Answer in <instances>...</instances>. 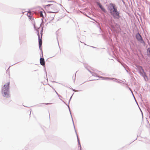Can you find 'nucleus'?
<instances>
[{
  "label": "nucleus",
  "instance_id": "4",
  "mask_svg": "<svg viewBox=\"0 0 150 150\" xmlns=\"http://www.w3.org/2000/svg\"><path fill=\"white\" fill-rule=\"evenodd\" d=\"M38 32V39H39V47L40 48L41 47V46H42V34L41 33V37H40V35H39V32H38V31H37Z\"/></svg>",
  "mask_w": 150,
  "mask_h": 150
},
{
  "label": "nucleus",
  "instance_id": "11",
  "mask_svg": "<svg viewBox=\"0 0 150 150\" xmlns=\"http://www.w3.org/2000/svg\"><path fill=\"white\" fill-rule=\"evenodd\" d=\"M40 17H43V15L42 12V11H40Z\"/></svg>",
  "mask_w": 150,
  "mask_h": 150
},
{
  "label": "nucleus",
  "instance_id": "9",
  "mask_svg": "<svg viewBox=\"0 0 150 150\" xmlns=\"http://www.w3.org/2000/svg\"><path fill=\"white\" fill-rule=\"evenodd\" d=\"M100 71H98L97 72V73H95V72H93L92 73V74L93 76H96L97 77H100L99 76V75L98 74L100 73Z\"/></svg>",
  "mask_w": 150,
  "mask_h": 150
},
{
  "label": "nucleus",
  "instance_id": "3",
  "mask_svg": "<svg viewBox=\"0 0 150 150\" xmlns=\"http://www.w3.org/2000/svg\"><path fill=\"white\" fill-rule=\"evenodd\" d=\"M9 84V82H8L4 85L2 89V93L3 96L5 97L9 98L10 97L8 93V88Z\"/></svg>",
  "mask_w": 150,
  "mask_h": 150
},
{
  "label": "nucleus",
  "instance_id": "15",
  "mask_svg": "<svg viewBox=\"0 0 150 150\" xmlns=\"http://www.w3.org/2000/svg\"><path fill=\"white\" fill-rule=\"evenodd\" d=\"M30 114H31V112H30Z\"/></svg>",
  "mask_w": 150,
  "mask_h": 150
},
{
  "label": "nucleus",
  "instance_id": "13",
  "mask_svg": "<svg viewBox=\"0 0 150 150\" xmlns=\"http://www.w3.org/2000/svg\"><path fill=\"white\" fill-rule=\"evenodd\" d=\"M31 15L30 14V12H28V14H27V15L28 16H30Z\"/></svg>",
  "mask_w": 150,
  "mask_h": 150
},
{
  "label": "nucleus",
  "instance_id": "6",
  "mask_svg": "<svg viewBox=\"0 0 150 150\" xmlns=\"http://www.w3.org/2000/svg\"><path fill=\"white\" fill-rule=\"evenodd\" d=\"M136 38L137 40L139 41H143L141 36L139 33H138L136 35Z\"/></svg>",
  "mask_w": 150,
  "mask_h": 150
},
{
  "label": "nucleus",
  "instance_id": "1",
  "mask_svg": "<svg viewBox=\"0 0 150 150\" xmlns=\"http://www.w3.org/2000/svg\"><path fill=\"white\" fill-rule=\"evenodd\" d=\"M52 2V1H49ZM52 4H49L45 6V8L49 13H55L58 11V7L57 4L54 1H52Z\"/></svg>",
  "mask_w": 150,
  "mask_h": 150
},
{
  "label": "nucleus",
  "instance_id": "12",
  "mask_svg": "<svg viewBox=\"0 0 150 150\" xmlns=\"http://www.w3.org/2000/svg\"><path fill=\"white\" fill-rule=\"evenodd\" d=\"M147 51L150 54V48H149L148 49Z\"/></svg>",
  "mask_w": 150,
  "mask_h": 150
},
{
  "label": "nucleus",
  "instance_id": "16",
  "mask_svg": "<svg viewBox=\"0 0 150 150\" xmlns=\"http://www.w3.org/2000/svg\"><path fill=\"white\" fill-rule=\"evenodd\" d=\"M10 100L11 101V99H10Z\"/></svg>",
  "mask_w": 150,
  "mask_h": 150
},
{
  "label": "nucleus",
  "instance_id": "7",
  "mask_svg": "<svg viewBox=\"0 0 150 150\" xmlns=\"http://www.w3.org/2000/svg\"><path fill=\"white\" fill-rule=\"evenodd\" d=\"M40 62L42 66L45 65V63L44 59L43 58H40Z\"/></svg>",
  "mask_w": 150,
  "mask_h": 150
},
{
  "label": "nucleus",
  "instance_id": "14",
  "mask_svg": "<svg viewBox=\"0 0 150 150\" xmlns=\"http://www.w3.org/2000/svg\"><path fill=\"white\" fill-rule=\"evenodd\" d=\"M51 91L50 90V91H48V93H47L48 94H49L50 93V92Z\"/></svg>",
  "mask_w": 150,
  "mask_h": 150
},
{
  "label": "nucleus",
  "instance_id": "2",
  "mask_svg": "<svg viewBox=\"0 0 150 150\" xmlns=\"http://www.w3.org/2000/svg\"><path fill=\"white\" fill-rule=\"evenodd\" d=\"M110 6L109 7L110 13L115 18H117L119 16V14L115 5L113 4H110Z\"/></svg>",
  "mask_w": 150,
  "mask_h": 150
},
{
  "label": "nucleus",
  "instance_id": "10",
  "mask_svg": "<svg viewBox=\"0 0 150 150\" xmlns=\"http://www.w3.org/2000/svg\"><path fill=\"white\" fill-rule=\"evenodd\" d=\"M54 15H50V16L48 17V18L50 21L52 20L54 18Z\"/></svg>",
  "mask_w": 150,
  "mask_h": 150
},
{
  "label": "nucleus",
  "instance_id": "5",
  "mask_svg": "<svg viewBox=\"0 0 150 150\" xmlns=\"http://www.w3.org/2000/svg\"><path fill=\"white\" fill-rule=\"evenodd\" d=\"M138 68L139 70V72L142 75L145 74V73L144 71V70L141 66H139L138 67Z\"/></svg>",
  "mask_w": 150,
  "mask_h": 150
},
{
  "label": "nucleus",
  "instance_id": "8",
  "mask_svg": "<svg viewBox=\"0 0 150 150\" xmlns=\"http://www.w3.org/2000/svg\"><path fill=\"white\" fill-rule=\"evenodd\" d=\"M97 4L98 6H99L100 8L103 11L105 12V9L103 7L102 5L100 4L99 3H97Z\"/></svg>",
  "mask_w": 150,
  "mask_h": 150
}]
</instances>
